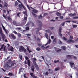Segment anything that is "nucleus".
Wrapping results in <instances>:
<instances>
[{"label": "nucleus", "mask_w": 78, "mask_h": 78, "mask_svg": "<svg viewBox=\"0 0 78 78\" xmlns=\"http://www.w3.org/2000/svg\"><path fill=\"white\" fill-rule=\"evenodd\" d=\"M32 15L34 16V17H37V15H36V14H34L33 13H32Z\"/></svg>", "instance_id": "38"}, {"label": "nucleus", "mask_w": 78, "mask_h": 78, "mask_svg": "<svg viewBox=\"0 0 78 78\" xmlns=\"http://www.w3.org/2000/svg\"><path fill=\"white\" fill-rule=\"evenodd\" d=\"M33 12H34L35 13H36L37 12V10H36L35 9H34V10H32Z\"/></svg>", "instance_id": "23"}, {"label": "nucleus", "mask_w": 78, "mask_h": 78, "mask_svg": "<svg viewBox=\"0 0 78 78\" xmlns=\"http://www.w3.org/2000/svg\"><path fill=\"white\" fill-rule=\"evenodd\" d=\"M8 20H12V19H11V18L9 17V16H8Z\"/></svg>", "instance_id": "37"}, {"label": "nucleus", "mask_w": 78, "mask_h": 78, "mask_svg": "<svg viewBox=\"0 0 78 78\" xmlns=\"http://www.w3.org/2000/svg\"><path fill=\"white\" fill-rule=\"evenodd\" d=\"M14 64H15V63H13L12 62H11L7 63V65L9 66V67H13Z\"/></svg>", "instance_id": "4"}, {"label": "nucleus", "mask_w": 78, "mask_h": 78, "mask_svg": "<svg viewBox=\"0 0 78 78\" xmlns=\"http://www.w3.org/2000/svg\"><path fill=\"white\" fill-rule=\"evenodd\" d=\"M69 39L70 40H72L73 39V36H70L69 37Z\"/></svg>", "instance_id": "24"}, {"label": "nucleus", "mask_w": 78, "mask_h": 78, "mask_svg": "<svg viewBox=\"0 0 78 78\" xmlns=\"http://www.w3.org/2000/svg\"><path fill=\"white\" fill-rule=\"evenodd\" d=\"M61 48H62L63 50H66V47L65 46H62Z\"/></svg>", "instance_id": "31"}, {"label": "nucleus", "mask_w": 78, "mask_h": 78, "mask_svg": "<svg viewBox=\"0 0 78 78\" xmlns=\"http://www.w3.org/2000/svg\"><path fill=\"white\" fill-rule=\"evenodd\" d=\"M59 36H62V34H61V33H59Z\"/></svg>", "instance_id": "54"}, {"label": "nucleus", "mask_w": 78, "mask_h": 78, "mask_svg": "<svg viewBox=\"0 0 78 78\" xmlns=\"http://www.w3.org/2000/svg\"><path fill=\"white\" fill-rule=\"evenodd\" d=\"M24 58H25V59H26V60H28V59H29L28 57L27 56H25Z\"/></svg>", "instance_id": "34"}, {"label": "nucleus", "mask_w": 78, "mask_h": 78, "mask_svg": "<svg viewBox=\"0 0 78 78\" xmlns=\"http://www.w3.org/2000/svg\"><path fill=\"white\" fill-rule=\"evenodd\" d=\"M16 29H17V30H21V28L17 27V28H16Z\"/></svg>", "instance_id": "49"}, {"label": "nucleus", "mask_w": 78, "mask_h": 78, "mask_svg": "<svg viewBox=\"0 0 78 78\" xmlns=\"http://www.w3.org/2000/svg\"><path fill=\"white\" fill-rule=\"evenodd\" d=\"M20 14V12L18 13L17 14V16L18 17H20V16H19V14Z\"/></svg>", "instance_id": "44"}, {"label": "nucleus", "mask_w": 78, "mask_h": 78, "mask_svg": "<svg viewBox=\"0 0 78 78\" xmlns=\"http://www.w3.org/2000/svg\"><path fill=\"white\" fill-rule=\"evenodd\" d=\"M18 6L20 8H24V9H25V7H24V5L23 4V3H21L20 4H19L18 5Z\"/></svg>", "instance_id": "6"}, {"label": "nucleus", "mask_w": 78, "mask_h": 78, "mask_svg": "<svg viewBox=\"0 0 78 78\" xmlns=\"http://www.w3.org/2000/svg\"><path fill=\"white\" fill-rule=\"evenodd\" d=\"M20 58L21 59H22V55L20 56Z\"/></svg>", "instance_id": "50"}, {"label": "nucleus", "mask_w": 78, "mask_h": 78, "mask_svg": "<svg viewBox=\"0 0 78 78\" xmlns=\"http://www.w3.org/2000/svg\"><path fill=\"white\" fill-rule=\"evenodd\" d=\"M27 50L29 52V53H30V52H31V51H30V50H29V46H27Z\"/></svg>", "instance_id": "21"}, {"label": "nucleus", "mask_w": 78, "mask_h": 78, "mask_svg": "<svg viewBox=\"0 0 78 78\" xmlns=\"http://www.w3.org/2000/svg\"><path fill=\"white\" fill-rule=\"evenodd\" d=\"M24 50V48L23 47V46H20L19 48V51L20 52H22V51H23Z\"/></svg>", "instance_id": "13"}, {"label": "nucleus", "mask_w": 78, "mask_h": 78, "mask_svg": "<svg viewBox=\"0 0 78 78\" xmlns=\"http://www.w3.org/2000/svg\"><path fill=\"white\" fill-rule=\"evenodd\" d=\"M36 50H37V51H40L41 50V48H39L38 47L37 48H36Z\"/></svg>", "instance_id": "29"}, {"label": "nucleus", "mask_w": 78, "mask_h": 78, "mask_svg": "<svg viewBox=\"0 0 78 78\" xmlns=\"http://www.w3.org/2000/svg\"><path fill=\"white\" fill-rule=\"evenodd\" d=\"M73 19H78V16L77 17L76 16V17H74L73 18Z\"/></svg>", "instance_id": "46"}, {"label": "nucleus", "mask_w": 78, "mask_h": 78, "mask_svg": "<svg viewBox=\"0 0 78 78\" xmlns=\"http://www.w3.org/2000/svg\"><path fill=\"white\" fill-rule=\"evenodd\" d=\"M26 30H29V27H27L26 28Z\"/></svg>", "instance_id": "55"}, {"label": "nucleus", "mask_w": 78, "mask_h": 78, "mask_svg": "<svg viewBox=\"0 0 78 78\" xmlns=\"http://www.w3.org/2000/svg\"><path fill=\"white\" fill-rule=\"evenodd\" d=\"M7 12L8 13V14H10V13H11V10H10L9 11H8V10L7 11Z\"/></svg>", "instance_id": "45"}, {"label": "nucleus", "mask_w": 78, "mask_h": 78, "mask_svg": "<svg viewBox=\"0 0 78 78\" xmlns=\"http://www.w3.org/2000/svg\"><path fill=\"white\" fill-rule=\"evenodd\" d=\"M40 38H37V40L38 41H40Z\"/></svg>", "instance_id": "60"}, {"label": "nucleus", "mask_w": 78, "mask_h": 78, "mask_svg": "<svg viewBox=\"0 0 78 78\" xmlns=\"http://www.w3.org/2000/svg\"><path fill=\"white\" fill-rule=\"evenodd\" d=\"M73 28H76V27H77V25H73Z\"/></svg>", "instance_id": "32"}, {"label": "nucleus", "mask_w": 78, "mask_h": 78, "mask_svg": "<svg viewBox=\"0 0 78 78\" xmlns=\"http://www.w3.org/2000/svg\"><path fill=\"white\" fill-rule=\"evenodd\" d=\"M2 26L3 30L6 33V34H8V30H7L6 29H5V27H4V26H3V24H2Z\"/></svg>", "instance_id": "8"}, {"label": "nucleus", "mask_w": 78, "mask_h": 78, "mask_svg": "<svg viewBox=\"0 0 78 78\" xmlns=\"http://www.w3.org/2000/svg\"><path fill=\"white\" fill-rule=\"evenodd\" d=\"M31 69L32 71H33V72H34V67H33V66L31 67Z\"/></svg>", "instance_id": "36"}, {"label": "nucleus", "mask_w": 78, "mask_h": 78, "mask_svg": "<svg viewBox=\"0 0 78 78\" xmlns=\"http://www.w3.org/2000/svg\"><path fill=\"white\" fill-rule=\"evenodd\" d=\"M18 4L17 2H15L14 4L15 6H17L18 5Z\"/></svg>", "instance_id": "20"}, {"label": "nucleus", "mask_w": 78, "mask_h": 78, "mask_svg": "<svg viewBox=\"0 0 78 78\" xmlns=\"http://www.w3.org/2000/svg\"><path fill=\"white\" fill-rule=\"evenodd\" d=\"M49 47H50V46H48L45 48H49Z\"/></svg>", "instance_id": "57"}, {"label": "nucleus", "mask_w": 78, "mask_h": 78, "mask_svg": "<svg viewBox=\"0 0 78 78\" xmlns=\"http://www.w3.org/2000/svg\"><path fill=\"white\" fill-rule=\"evenodd\" d=\"M23 14H25L24 15V23H26L27 22V17H28V15H27V11L23 12Z\"/></svg>", "instance_id": "1"}, {"label": "nucleus", "mask_w": 78, "mask_h": 78, "mask_svg": "<svg viewBox=\"0 0 78 78\" xmlns=\"http://www.w3.org/2000/svg\"><path fill=\"white\" fill-rule=\"evenodd\" d=\"M10 76H11L12 75V73H9L8 74Z\"/></svg>", "instance_id": "56"}, {"label": "nucleus", "mask_w": 78, "mask_h": 78, "mask_svg": "<svg viewBox=\"0 0 78 78\" xmlns=\"http://www.w3.org/2000/svg\"><path fill=\"white\" fill-rule=\"evenodd\" d=\"M60 19H63V16H61L60 17Z\"/></svg>", "instance_id": "62"}, {"label": "nucleus", "mask_w": 78, "mask_h": 78, "mask_svg": "<svg viewBox=\"0 0 78 78\" xmlns=\"http://www.w3.org/2000/svg\"><path fill=\"white\" fill-rule=\"evenodd\" d=\"M45 36L47 39H48V34H45Z\"/></svg>", "instance_id": "25"}, {"label": "nucleus", "mask_w": 78, "mask_h": 78, "mask_svg": "<svg viewBox=\"0 0 78 78\" xmlns=\"http://www.w3.org/2000/svg\"><path fill=\"white\" fill-rule=\"evenodd\" d=\"M57 15L58 16H61V13L58 12L57 13Z\"/></svg>", "instance_id": "30"}, {"label": "nucleus", "mask_w": 78, "mask_h": 78, "mask_svg": "<svg viewBox=\"0 0 78 78\" xmlns=\"http://www.w3.org/2000/svg\"><path fill=\"white\" fill-rule=\"evenodd\" d=\"M70 65L71 66V68H73V69H75V64H74V63L73 62H69Z\"/></svg>", "instance_id": "9"}, {"label": "nucleus", "mask_w": 78, "mask_h": 78, "mask_svg": "<svg viewBox=\"0 0 78 78\" xmlns=\"http://www.w3.org/2000/svg\"><path fill=\"white\" fill-rule=\"evenodd\" d=\"M37 23H38L40 27H41V26H42V22L41 21H40L39 20H38L37 21Z\"/></svg>", "instance_id": "18"}, {"label": "nucleus", "mask_w": 78, "mask_h": 78, "mask_svg": "<svg viewBox=\"0 0 78 78\" xmlns=\"http://www.w3.org/2000/svg\"><path fill=\"white\" fill-rule=\"evenodd\" d=\"M65 23H66L65 22H64L62 23L61 24L62 26H64V24H65Z\"/></svg>", "instance_id": "40"}, {"label": "nucleus", "mask_w": 78, "mask_h": 78, "mask_svg": "<svg viewBox=\"0 0 78 78\" xmlns=\"http://www.w3.org/2000/svg\"><path fill=\"white\" fill-rule=\"evenodd\" d=\"M55 72H56L57 70H59V68H55Z\"/></svg>", "instance_id": "27"}, {"label": "nucleus", "mask_w": 78, "mask_h": 78, "mask_svg": "<svg viewBox=\"0 0 78 78\" xmlns=\"http://www.w3.org/2000/svg\"><path fill=\"white\" fill-rule=\"evenodd\" d=\"M13 32L14 33V34H17V33L16 32V31H14Z\"/></svg>", "instance_id": "43"}, {"label": "nucleus", "mask_w": 78, "mask_h": 78, "mask_svg": "<svg viewBox=\"0 0 78 78\" xmlns=\"http://www.w3.org/2000/svg\"><path fill=\"white\" fill-rule=\"evenodd\" d=\"M27 64L29 66H30V60H27Z\"/></svg>", "instance_id": "26"}, {"label": "nucleus", "mask_w": 78, "mask_h": 78, "mask_svg": "<svg viewBox=\"0 0 78 78\" xmlns=\"http://www.w3.org/2000/svg\"><path fill=\"white\" fill-rule=\"evenodd\" d=\"M34 64L37 70H39V68L38 65H37L36 62L35 61H34Z\"/></svg>", "instance_id": "7"}, {"label": "nucleus", "mask_w": 78, "mask_h": 78, "mask_svg": "<svg viewBox=\"0 0 78 78\" xmlns=\"http://www.w3.org/2000/svg\"><path fill=\"white\" fill-rule=\"evenodd\" d=\"M7 45L8 46V47L9 48L10 50L11 51H13V50L14 49V48L13 47H12V46H10V45L8 44H7Z\"/></svg>", "instance_id": "14"}, {"label": "nucleus", "mask_w": 78, "mask_h": 78, "mask_svg": "<svg viewBox=\"0 0 78 78\" xmlns=\"http://www.w3.org/2000/svg\"><path fill=\"white\" fill-rule=\"evenodd\" d=\"M76 13H74V14H72V16H76Z\"/></svg>", "instance_id": "42"}, {"label": "nucleus", "mask_w": 78, "mask_h": 78, "mask_svg": "<svg viewBox=\"0 0 78 78\" xmlns=\"http://www.w3.org/2000/svg\"><path fill=\"white\" fill-rule=\"evenodd\" d=\"M51 38L52 39H54V36H51Z\"/></svg>", "instance_id": "51"}, {"label": "nucleus", "mask_w": 78, "mask_h": 78, "mask_svg": "<svg viewBox=\"0 0 78 78\" xmlns=\"http://www.w3.org/2000/svg\"><path fill=\"white\" fill-rule=\"evenodd\" d=\"M72 56H73L74 58L75 59H77V58L75 56H73L72 55H71V56L70 55H68L66 56V57L67 58H69V59H70Z\"/></svg>", "instance_id": "11"}, {"label": "nucleus", "mask_w": 78, "mask_h": 78, "mask_svg": "<svg viewBox=\"0 0 78 78\" xmlns=\"http://www.w3.org/2000/svg\"><path fill=\"white\" fill-rule=\"evenodd\" d=\"M56 38H55L53 40V44H55L56 43Z\"/></svg>", "instance_id": "22"}, {"label": "nucleus", "mask_w": 78, "mask_h": 78, "mask_svg": "<svg viewBox=\"0 0 78 78\" xmlns=\"http://www.w3.org/2000/svg\"><path fill=\"white\" fill-rule=\"evenodd\" d=\"M62 30V28H61L60 27L59 29V31L60 33L61 32V30Z\"/></svg>", "instance_id": "41"}, {"label": "nucleus", "mask_w": 78, "mask_h": 78, "mask_svg": "<svg viewBox=\"0 0 78 78\" xmlns=\"http://www.w3.org/2000/svg\"><path fill=\"white\" fill-rule=\"evenodd\" d=\"M53 73V70L51 69H48V71L45 73L46 75H48V73Z\"/></svg>", "instance_id": "3"}, {"label": "nucleus", "mask_w": 78, "mask_h": 78, "mask_svg": "<svg viewBox=\"0 0 78 78\" xmlns=\"http://www.w3.org/2000/svg\"><path fill=\"white\" fill-rule=\"evenodd\" d=\"M47 13H45L44 14V16H47Z\"/></svg>", "instance_id": "61"}, {"label": "nucleus", "mask_w": 78, "mask_h": 78, "mask_svg": "<svg viewBox=\"0 0 78 78\" xmlns=\"http://www.w3.org/2000/svg\"><path fill=\"white\" fill-rule=\"evenodd\" d=\"M58 61H59V60H57V61L55 60L54 61V62H55V63H56V62H58Z\"/></svg>", "instance_id": "48"}, {"label": "nucleus", "mask_w": 78, "mask_h": 78, "mask_svg": "<svg viewBox=\"0 0 78 78\" xmlns=\"http://www.w3.org/2000/svg\"><path fill=\"white\" fill-rule=\"evenodd\" d=\"M63 40H64L65 41L67 42L68 43H70V42H72V40H67V38H66L64 37H63Z\"/></svg>", "instance_id": "5"}, {"label": "nucleus", "mask_w": 78, "mask_h": 78, "mask_svg": "<svg viewBox=\"0 0 78 78\" xmlns=\"http://www.w3.org/2000/svg\"><path fill=\"white\" fill-rule=\"evenodd\" d=\"M54 50L57 51V52H59V51H61V50L59 49V48H54Z\"/></svg>", "instance_id": "15"}, {"label": "nucleus", "mask_w": 78, "mask_h": 78, "mask_svg": "<svg viewBox=\"0 0 78 78\" xmlns=\"http://www.w3.org/2000/svg\"><path fill=\"white\" fill-rule=\"evenodd\" d=\"M51 42V40L50 39H49V41L48 43H47L45 45H48V44H50V42Z\"/></svg>", "instance_id": "19"}, {"label": "nucleus", "mask_w": 78, "mask_h": 78, "mask_svg": "<svg viewBox=\"0 0 78 78\" xmlns=\"http://www.w3.org/2000/svg\"><path fill=\"white\" fill-rule=\"evenodd\" d=\"M23 70H24V68H21L20 69V70L21 72H23Z\"/></svg>", "instance_id": "28"}, {"label": "nucleus", "mask_w": 78, "mask_h": 78, "mask_svg": "<svg viewBox=\"0 0 78 78\" xmlns=\"http://www.w3.org/2000/svg\"><path fill=\"white\" fill-rule=\"evenodd\" d=\"M27 8H28L30 10V8H32V7H30H30L29 6V5H27Z\"/></svg>", "instance_id": "35"}, {"label": "nucleus", "mask_w": 78, "mask_h": 78, "mask_svg": "<svg viewBox=\"0 0 78 78\" xmlns=\"http://www.w3.org/2000/svg\"><path fill=\"white\" fill-rule=\"evenodd\" d=\"M72 42V43H74L75 42V41L74 40H71V42Z\"/></svg>", "instance_id": "64"}, {"label": "nucleus", "mask_w": 78, "mask_h": 78, "mask_svg": "<svg viewBox=\"0 0 78 78\" xmlns=\"http://www.w3.org/2000/svg\"><path fill=\"white\" fill-rule=\"evenodd\" d=\"M41 48H45V47H44V46H42L41 47Z\"/></svg>", "instance_id": "59"}, {"label": "nucleus", "mask_w": 78, "mask_h": 78, "mask_svg": "<svg viewBox=\"0 0 78 78\" xmlns=\"http://www.w3.org/2000/svg\"><path fill=\"white\" fill-rule=\"evenodd\" d=\"M58 43L60 44H62V41H60V40H59Z\"/></svg>", "instance_id": "39"}, {"label": "nucleus", "mask_w": 78, "mask_h": 78, "mask_svg": "<svg viewBox=\"0 0 78 78\" xmlns=\"http://www.w3.org/2000/svg\"><path fill=\"white\" fill-rule=\"evenodd\" d=\"M2 36V37L3 39V40L4 41L5 40V39H6V36L5 35V34H4L3 33V32L2 33H1L0 34Z\"/></svg>", "instance_id": "10"}, {"label": "nucleus", "mask_w": 78, "mask_h": 78, "mask_svg": "<svg viewBox=\"0 0 78 78\" xmlns=\"http://www.w3.org/2000/svg\"><path fill=\"white\" fill-rule=\"evenodd\" d=\"M3 33V32H2V27H0V34Z\"/></svg>", "instance_id": "33"}, {"label": "nucleus", "mask_w": 78, "mask_h": 78, "mask_svg": "<svg viewBox=\"0 0 78 78\" xmlns=\"http://www.w3.org/2000/svg\"><path fill=\"white\" fill-rule=\"evenodd\" d=\"M18 35L19 37H20L21 35H20V34H18Z\"/></svg>", "instance_id": "63"}, {"label": "nucleus", "mask_w": 78, "mask_h": 78, "mask_svg": "<svg viewBox=\"0 0 78 78\" xmlns=\"http://www.w3.org/2000/svg\"><path fill=\"white\" fill-rule=\"evenodd\" d=\"M13 23L16 24V23H17V22H16V21H13Z\"/></svg>", "instance_id": "58"}, {"label": "nucleus", "mask_w": 78, "mask_h": 78, "mask_svg": "<svg viewBox=\"0 0 78 78\" xmlns=\"http://www.w3.org/2000/svg\"><path fill=\"white\" fill-rule=\"evenodd\" d=\"M30 75L31 76L33 77V78H37V76L34 75V74L33 73H30Z\"/></svg>", "instance_id": "16"}, {"label": "nucleus", "mask_w": 78, "mask_h": 78, "mask_svg": "<svg viewBox=\"0 0 78 78\" xmlns=\"http://www.w3.org/2000/svg\"><path fill=\"white\" fill-rule=\"evenodd\" d=\"M6 47L4 45V44H3L1 48H0V50H2V51H6L7 50L6 49Z\"/></svg>", "instance_id": "2"}, {"label": "nucleus", "mask_w": 78, "mask_h": 78, "mask_svg": "<svg viewBox=\"0 0 78 78\" xmlns=\"http://www.w3.org/2000/svg\"><path fill=\"white\" fill-rule=\"evenodd\" d=\"M8 3H7L6 2H4V8H6L8 7Z\"/></svg>", "instance_id": "17"}, {"label": "nucleus", "mask_w": 78, "mask_h": 78, "mask_svg": "<svg viewBox=\"0 0 78 78\" xmlns=\"http://www.w3.org/2000/svg\"><path fill=\"white\" fill-rule=\"evenodd\" d=\"M26 35L27 36H31V34H26Z\"/></svg>", "instance_id": "47"}, {"label": "nucleus", "mask_w": 78, "mask_h": 78, "mask_svg": "<svg viewBox=\"0 0 78 78\" xmlns=\"http://www.w3.org/2000/svg\"><path fill=\"white\" fill-rule=\"evenodd\" d=\"M38 17L39 19H42V16L41 15H40V16H39Z\"/></svg>", "instance_id": "52"}, {"label": "nucleus", "mask_w": 78, "mask_h": 78, "mask_svg": "<svg viewBox=\"0 0 78 78\" xmlns=\"http://www.w3.org/2000/svg\"><path fill=\"white\" fill-rule=\"evenodd\" d=\"M9 36L10 37H11V36L12 37V38L13 39H16V36H15L14 35L12 34H10L9 35Z\"/></svg>", "instance_id": "12"}, {"label": "nucleus", "mask_w": 78, "mask_h": 78, "mask_svg": "<svg viewBox=\"0 0 78 78\" xmlns=\"http://www.w3.org/2000/svg\"><path fill=\"white\" fill-rule=\"evenodd\" d=\"M46 32H47V33H49L50 32V30H46Z\"/></svg>", "instance_id": "53"}]
</instances>
